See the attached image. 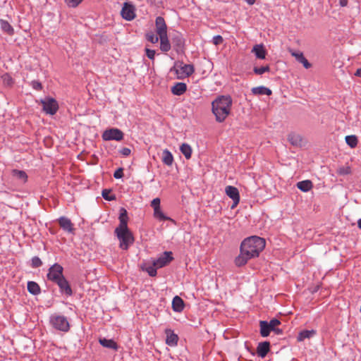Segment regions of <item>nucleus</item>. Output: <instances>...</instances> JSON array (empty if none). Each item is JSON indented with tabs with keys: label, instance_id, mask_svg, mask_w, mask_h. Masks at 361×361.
<instances>
[{
	"label": "nucleus",
	"instance_id": "1",
	"mask_svg": "<svg viewBox=\"0 0 361 361\" xmlns=\"http://www.w3.org/2000/svg\"><path fill=\"white\" fill-rule=\"evenodd\" d=\"M266 245L265 240L259 236H251L243 240L240 247V255L235 259V264L240 267L245 265L248 260L258 257Z\"/></svg>",
	"mask_w": 361,
	"mask_h": 361
},
{
	"label": "nucleus",
	"instance_id": "2",
	"mask_svg": "<svg viewBox=\"0 0 361 361\" xmlns=\"http://www.w3.org/2000/svg\"><path fill=\"white\" fill-rule=\"evenodd\" d=\"M120 224L115 229V233L120 241V247L122 250H128L129 246L134 243V237L132 232L128 229V216L125 209H121L119 216Z\"/></svg>",
	"mask_w": 361,
	"mask_h": 361
},
{
	"label": "nucleus",
	"instance_id": "3",
	"mask_svg": "<svg viewBox=\"0 0 361 361\" xmlns=\"http://www.w3.org/2000/svg\"><path fill=\"white\" fill-rule=\"evenodd\" d=\"M232 104L233 100L229 95L219 96L212 102V111L217 122L222 123L231 114Z\"/></svg>",
	"mask_w": 361,
	"mask_h": 361
},
{
	"label": "nucleus",
	"instance_id": "4",
	"mask_svg": "<svg viewBox=\"0 0 361 361\" xmlns=\"http://www.w3.org/2000/svg\"><path fill=\"white\" fill-rule=\"evenodd\" d=\"M173 71L176 72L178 79H183L192 75L195 68L192 64H185L183 62H179L176 63L173 68L171 69V71Z\"/></svg>",
	"mask_w": 361,
	"mask_h": 361
},
{
	"label": "nucleus",
	"instance_id": "5",
	"mask_svg": "<svg viewBox=\"0 0 361 361\" xmlns=\"http://www.w3.org/2000/svg\"><path fill=\"white\" fill-rule=\"evenodd\" d=\"M49 322L51 326L59 331L67 332L70 329V324L65 316L53 314L50 317Z\"/></svg>",
	"mask_w": 361,
	"mask_h": 361
},
{
	"label": "nucleus",
	"instance_id": "6",
	"mask_svg": "<svg viewBox=\"0 0 361 361\" xmlns=\"http://www.w3.org/2000/svg\"><path fill=\"white\" fill-rule=\"evenodd\" d=\"M63 268L59 264H54L49 269L47 274V279L54 283L63 278Z\"/></svg>",
	"mask_w": 361,
	"mask_h": 361
},
{
	"label": "nucleus",
	"instance_id": "7",
	"mask_svg": "<svg viewBox=\"0 0 361 361\" xmlns=\"http://www.w3.org/2000/svg\"><path fill=\"white\" fill-rule=\"evenodd\" d=\"M102 137V139L105 141H121L123 139L124 134L121 130L118 128H110L104 130Z\"/></svg>",
	"mask_w": 361,
	"mask_h": 361
},
{
	"label": "nucleus",
	"instance_id": "8",
	"mask_svg": "<svg viewBox=\"0 0 361 361\" xmlns=\"http://www.w3.org/2000/svg\"><path fill=\"white\" fill-rule=\"evenodd\" d=\"M41 104L43 107V111L47 114L54 115L59 110L58 102L53 98H47L45 100H42Z\"/></svg>",
	"mask_w": 361,
	"mask_h": 361
},
{
	"label": "nucleus",
	"instance_id": "9",
	"mask_svg": "<svg viewBox=\"0 0 361 361\" xmlns=\"http://www.w3.org/2000/svg\"><path fill=\"white\" fill-rule=\"evenodd\" d=\"M171 43L173 49L178 54H182L184 52L185 48V40L180 33H176L171 38Z\"/></svg>",
	"mask_w": 361,
	"mask_h": 361
},
{
	"label": "nucleus",
	"instance_id": "10",
	"mask_svg": "<svg viewBox=\"0 0 361 361\" xmlns=\"http://www.w3.org/2000/svg\"><path fill=\"white\" fill-rule=\"evenodd\" d=\"M226 194L233 200L231 209H234L240 202V194L237 188L231 185L226 187Z\"/></svg>",
	"mask_w": 361,
	"mask_h": 361
},
{
	"label": "nucleus",
	"instance_id": "11",
	"mask_svg": "<svg viewBox=\"0 0 361 361\" xmlns=\"http://www.w3.org/2000/svg\"><path fill=\"white\" fill-rule=\"evenodd\" d=\"M173 259V257H172L171 252H164L160 257L153 262V265L157 268H161L167 265Z\"/></svg>",
	"mask_w": 361,
	"mask_h": 361
},
{
	"label": "nucleus",
	"instance_id": "12",
	"mask_svg": "<svg viewBox=\"0 0 361 361\" xmlns=\"http://www.w3.org/2000/svg\"><path fill=\"white\" fill-rule=\"evenodd\" d=\"M135 7L132 4L125 3L121 10V16L126 20H132L135 17Z\"/></svg>",
	"mask_w": 361,
	"mask_h": 361
},
{
	"label": "nucleus",
	"instance_id": "13",
	"mask_svg": "<svg viewBox=\"0 0 361 361\" xmlns=\"http://www.w3.org/2000/svg\"><path fill=\"white\" fill-rule=\"evenodd\" d=\"M60 227L66 232L71 234L75 233L74 224L71 219L67 217L61 216L58 219Z\"/></svg>",
	"mask_w": 361,
	"mask_h": 361
},
{
	"label": "nucleus",
	"instance_id": "14",
	"mask_svg": "<svg viewBox=\"0 0 361 361\" xmlns=\"http://www.w3.org/2000/svg\"><path fill=\"white\" fill-rule=\"evenodd\" d=\"M156 32L157 35H163L167 34V25L165 20L161 16H158L155 20Z\"/></svg>",
	"mask_w": 361,
	"mask_h": 361
},
{
	"label": "nucleus",
	"instance_id": "15",
	"mask_svg": "<svg viewBox=\"0 0 361 361\" xmlns=\"http://www.w3.org/2000/svg\"><path fill=\"white\" fill-rule=\"evenodd\" d=\"M55 283H56L59 286V287L62 293H64L67 295H72L73 291H72L71 287L68 281L66 279L65 277H63V278L61 279L60 280H59L58 281L55 282Z\"/></svg>",
	"mask_w": 361,
	"mask_h": 361
},
{
	"label": "nucleus",
	"instance_id": "16",
	"mask_svg": "<svg viewBox=\"0 0 361 361\" xmlns=\"http://www.w3.org/2000/svg\"><path fill=\"white\" fill-rule=\"evenodd\" d=\"M165 334L166 335V344L170 346L176 345L178 341V335L174 334L173 331L170 329H166L165 330Z\"/></svg>",
	"mask_w": 361,
	"mask_h": 361
},
{
	"label": "nucleus",
	"instance_id": "17",
	"mask_svg": "<svg viewBox=\"0 0 361 361\" xmlns=\"http://www.w3.org/2000/svg\"><path fill=\"white\" fill-rule=\"evenodd\" d=\"M290 54L294 56L299 63H302L305 68L308 69L311 68L312 64L304 56L302 52H296L293 50H290Z\"/></svg>",
	"mask_w": 361,
	"mask_h": 361
},
{
	"label": "nucleus",
	"instance_id": "18",
	"mask_svg": "<svg viewBox=\"0 0 361 361\" xmlns=\"http://www.w3.org/2000/svg\"><path fill=\"white\" fill-rule=\"evenodd\" d=\"M270 350V343L268 341L261 342L257 348V353L261 357H264Z\"/></svg>",
	"mask_w": 361,
	"mask_h": 361
},
{
	"label": "nucleus",
	"instance_id": "19",
	"mask_svg": "<svg viewBox=\"0 0 361 361\" xmlns=\"http://www.w3.org/2000/svg\"><path fill=\"white\" fill-rule=\"evenodd\" d=\"M99 343L104 348L118 350V345L113 339H106L105 338H99Z\"/></svg>",
	"mask_w": 361,
	"mask_h": 361
},
{
	"label": "nucleus",
	"instance_id": "20",
	"mask_svg": "<svg viewBox=\"0 0 361 361\" xmlns=\"http://www.w3.org/2000/svg\"><path fill=\"white\" fill-rule=\"evenodd\" d=\"M187 90V85L184 82H177L171 87V92L174 95H182Z\"/></svg>",
	"mask_w": 361,
	"mask_h": 361
},
{
	"label": "nucleus",
	"instance_id": "21",
	"mask_svg": "<svg viewBox=\"0 0 361 361\" xmlns=\"http://www.w3.org/2000/svg\"><path fill=\"white\" fill-rule=\"evenodd\" d=\"M159 37L160 39V49L163 52H168L171 49V45L169 40L167 34L160 35Z\"/></svg>",
	"mask_w": 361,
	"mask_h": 361
},
{
	"label": "nucleus",
	"instance_id": "22",
	"mask_svg": "<svg viewBox=\"0 0 361 361\" xmlns=\"http://www.w3.org/2000/svg\"><path fill=\"white\" fill-rule=\"evenodd\" d=\"M184 306V302L180 297L176 295L173 298L172 301V308L173 311L180 312L183 310Z\"/></svg>",
	"mask_w": 361,
	"mask_h": 361
},
{
	"label": "nucleus",
	"instance_id": "23",
	"mask_svg": "<svg viewBox=\"0 0 361 361\" xmlns=\"http://www.w3.org/2000/svg\"><path fill=\"white\" fill-rule=\"evenodd\" d=\"M252 51L258 59H264L266 57L267 51L262 44L255 45L252 49Z\"/></svg>",
	"mask_w": 361,
	"mask_h": 361
},
{
	"label": "nucleus",
	"instance_id": "24",
	"mask_svg": "<svg viewBox=\"0 0 361 361\" xmlns=\"http://www.w3.org/2000/svg\"><path fill=\"white\" fill-rule=\"evenodd\" d=\"M0 25L1 30L8 34V35H13L14 34V29L11 26V25L5 20L1 19L0 20Z\"/></svg>",
	"mask_w": 361,
	"mask_h": 361
},
{
	"label": "nucleus",
	"instance_id": "25",
	"mask_svg": "<svg viewBox=\"0 0 361 361\" xmlns=\"http://www.w3.org/2000/svg\"><path fill=\"white\" fill-rule=\"evenodd\" d=\"M297 187L303 192H307L312 188L313 184L311 180H306L298 182L297 183Z\"/></svg>",
	"mask_w": 361,
	"mask_h": 361
},
{
	"label": "nucleus",
	"instance_id": "26",
	"mask_svg": "<svg viewBox=\"0 0 361 361\" xmlns=\"http://www.w3.org/2000/svg\"><path fill=\"white\" fill-rule=\"evenodd\" d=\"M162 161L167 166H171L173 162V157L168 149L163 151Z\"/></svg>",
	"mask_w": 361,
	"mask_h": 361
},
{
	"label": "nucleus",
	"instance_id": "27",
	"mask_svg": "<svg viewBox=\"0 0 361 361\" xmlns=\"http://www.w3.org/2000/svg\"><path fill=\"white\" fill-rule=\"evenodd\" d=\"M260 334L262 337H267L269 335L271 331V329L268 325V322L266 321L259 322Z\"/></svg>",
	"mask_w": 361,
	"mask_h": 361
},
{
	"label": "nucleus",
	"instance_id": "28",
	"mask_svg": "<svg viewBox=\"0 0 361 361\" xmlns=\"http://www.w3.org/2000/svg\"><path fill=\"white\" fill-rule=\"evenodd\" d=\"M180 150L186 159H190L191 158L192 150L188 144L183 143L180 147Z\"/></svg>",
	"mask_w": 361,
	"mask_h": 361
},
{
	"label": "nucleus",
	"instance_id": "29",
	"mask_svg": "<svg viewBox=\"0 0 361 361\" xmlns=\"http://www.w3.org/2000/svg\"><path fill=\"white\" fill-rule=\"evenodd\" d=\"M27 290L32 295H38L41 292L39 286L35 281H28Z\"/></svg>",
	"mask_w": 361,
	"mask_h": 361
},
{
	"label": "nucleus",
	"instance_id": "30",
	"mask_svg": "<svg viewBox=\"0 0 361 361\" xmlns=\"http://www.w3.org/2000/svg\"><path fill=\"white\" fill-rule=\"evenodd\" d=\"M288 140L290 142V144L294 146L300 145L302 143V137H300V135L295 133L289 134Z\"/></svg>",
	"mask_w": 361,
	"mask_h": 361
},
{
	"label": "nucleus",
	"instance_id": "31",
	"mask_svg": "<svg viewBox=\"0 0 361 361\" xmlns=\"http://www.w3.org/2000/svg\"><path fill=\"white\" fill-rule=\"evenodd\" d=\"M252 92L254 94H266L271 95L272 92L270 89L265 87H257L252 89Z\"/></svg>",
	"mask_w": 361,
	"mask_h": 361
},
{
	"label": "nucleus",
	"instance_id": "32",
	"mask_svg": "<svg viewBox=\"0 0 361 361\" xmlns=\"http://www.w3.org/2000/svg\"><path fill=\"white\" fill-rule=\"evenodd\" d=\"M11 173L14 177L21 180L23 183H26L27 180V175L24 171L13 169Z\"/></svg>",
	"mask_w": 361,
	"mask_h": 361
},
{
	"label": "nucleus",
	"instance_id": "33",
	"mask_svg": "<svg viewBox=\"0 0 361 361\" xmlns=\"http://www.w3.org/2000/svg\"><path fill=\"white\" fill-rule=\"evenodd\" d=\"M279 324H281V322L277 319H272L269 322H268V325L271 330L276 332V334H281L282 333L281 329L276 328Z\"/></svg>",
	"mask_w": 361,
	"mask_h": 361
},
{
	"label": "nucleus",
	"instance_id": "34",
	"mask_svg": "<svg viewBox=\"0 0 361 361\" xmlns=\"http://www.w3.org/2000/svg\"><path fill=\"white\" fill-rule=\"evenodd\" d=\"M346 143L351 147L354 148L357 145L358 140L355 135H348L345 137Z\"/></svg>",
	"mask_w": 361,
	"mask_h": 361
},
{
	"label": "nucleus",
	"instance_id": "35",
	"mask_svg": "<svg viewBox=\"0 0 361 361\" xmlns=\"http://www.w3.org/2000/svg\"><path fill=\"white\" fill-rule=\"evenodd\" d=\"M313 334H314V331L304 330V331L300 332L298 337V340L299 341H302L305 338H310Z\"/></svg>",
	"mask_w": 361,
	"mask_h": 361
},
{
	"label": "nucleus",
	"instance_id": "36",
	"mask_svg": "<svg viewBox=\"0 0 361 361\" xmlns=\"http://www.w3.org/2000/svg\"><path fill=\"white\" fill-rule=\"evenodd\" d=\"M154 216L160 221L171 220L169 217L166 216L161 212V208L154 210Z\"/></svg>",
	"mask_w": 361,
	"mask_h": 361
},
{
	"label": "nucleus",
	"instance_id": "37",
	"mask_svg": "<svg viewBox=\"0 0 361 361\" xmlns=\"http://www.w3.org/2000/svg\"><path fill=\"white\" fill-rule=\"evenodd\" d=\"M146 39L151 43L156 44L158 42L159 37L157 34L155 35L153 32H149L146 34Z\"/></svg>",
	"mask_w": 361,
	"mask_h": 361
},
{
	"label": "nucleus",
	"instance_id": "38",
	"mask_svg": "<svg viewBox=\"0 0 361 361\" xmlns=\"http://www.w3.org/2000/svg\"><path fill=\"white\" fill-rule=\"evenodd\" d=\"M337 173L341 176L350 174L351 173V168L348 165L341 166L337 169Z\"/></svg>",
	"mask_w": 361,
	"mask_h": 361
},
{
	"label": "nucleus",
	"instance_id": "39",
	"mask_svg": "<svg viewBox=\"0 0 361 361\" xmlns=\"http://www.w3.org/2000/svg\"><path fill=\"white\" fill-rule=\"evenodd\" d=\"M253 71L257 75H262L263 73L266 72L270 71V67L269 65H267L265 66H261V67H254Z\"/></svg>",
	"mask_w": 361,
	"mask_h": 361
},
{
	"label": "nucleus",
	"instance_id": "40",
	"mask_svg": "<svg viewBox=\"0 0 361 361\" xmlns=\"http://www.w3.org/2000/svg\"><path fill=\"white\" fill-rule=\"evenodd\" d=\"M4 82L8 86H12L14 83V80L8 73H5L2 75Z\"/></svg>",
	"mask_w": 361,
	"mask_h": 361
},
{
	"label": "nucleus",
	"instance_id": "41",
	"mask_svg": "<svg viewBox=\"0 0 361 361\" xmlns=\"http://www.w3.org/2000/svg\"><path fill=\"white\" fill-rule=\"evenodd\" d=\"M65 3L70 8H76L84 0H64Z\"/></svg>",
	"mask_w": 361,
	"mask_h": 361
},
{
	"label": "nucleus",
	"instance_id": "42",
	"mask_svg": "<svg viewBox=\"0 0 361 361\" xmlns=\"http://www.w3.org/2000/svg\"><path fill=\"white\" fill-rule=\"evenodd\" d=\"M157 268L156 267H154V265H152L147 267L145 269V270L150 276H155L157 274Z\"/></svg>",
	"mask_w": 361,
	"mask_h": 361
},
{
	"label": "nucleus",
	"instance_id": "43",
	"mask_svg": "<svg viewBox=\"0 0 361 361\" xmlns=\"http://www.w3.org/2000/svg\"><path fill=\"white\" fill-rule=\"evenodd\" d=\"M42 264L41 259L38 257H34L32 259V267L37 268Z\"/></svg>",
	"mask_w": 361,
	"mask_h": 361
},
{
	"label": "nucleus",
	"instance_id": "44",
	"mask_svg": "<svg viewBox=\"0 0 361 361\" xmlns=\"http://www.w3.org/2000/svg\"><path fill=\"white\" fill-rule=\"evenodd\" d=\"M31 85L33 89L38 90V91L42 90L43 88L42 83L37 80L32 81Z\"/></svg>",
	"mask_w": 361,
	"mask_h": 361
},
{
	"label": "nucleus",
	"instance_id": "45",
	"mask_svg": "<svg viewBox=\"0 0 361 361\" xmlns=\"http://www.w3.org/2000/svg\"><path fill=\"white\" fill-rule=\"evenodd\" d=\"M110 191L105 189L102 191V197L106 200H115V196L114 195H112V196H109V194Z\"/></svg>",
	"mask_w": 361,
	"mask_h": 361
},
{
	"label": "nucleus",
	"instance_id": "46",
	"mask_svg": "<svg viewBox=\"0 0 361 361\" xmlns=\"http://www.w3.org/2000/svg\"><path fill=\"white\" fill-rule=\"evenodd\" d=\"M151 206L153 207L154 210H157L160 208V199L157 197L154 199L151 202Z\"/></svg>",
	"mask_w": 361,
	"mask_h": 361
},
{
	"label": "nucleus",
	"instance_id": "47",
	"mask_svg": "<svg viewBox=\"0 0 361 361\" xmlns=\"http://www.w3.org/2000/svg\"><path fill=\"white\" fill-rule=\"evenodd\" d=\"M224 39L221 35H216L213 37L212 42L215 45H219L222 44Z\"/></svg>",
	"mask_w": 361,
	"mask_h": 361
},
{
	"label": "nucleus",
	"instance_id": "48",
	"mask_svg": "<svg viewBox=\"0 0 361 361\" xmlns=\"http://www.w3.org/2000/svg\"><path fill=\"white\" fill-rule=\"evenodd\" d=\"M145 52H146L147 56L149 59H152V60L154 59V56H155V51L154 50L146 48L145 49Z\"/></svg>",
	"mask_w": 361,
	"mask_h": 361
},
{
	"label": "nucleus",
	"instance_id": "49",
	"mask_svg": "<svg viewBox=\"0 0 361 361\" xmlns=\"http://www.w3.org/2000/svg\"><path fill=\"white\" fill-rule=\"evenodd\" d=\"M123 169L118 168L114 173V177L116 179L121 178L123 176Z\"/></svg>",
	"mask_w": 361,
	"mask_h": 361
},
{
	"label": "nucleus",
	"instance_id": "50",
	"mask_svg": "<svg viewBox=\"0 0 361 361\" xmlns=\"http://www.w3.org/2000/svg\"><path fill=\"white\" fill-rule=\"evenodd\" d=\"M120 153L123 156L128 157L130 154L131 150L128 147H123L121 149Z\"/></svg>",
	"mask_w": 361,
	"mask_h": 361
},
{
	"label": "nucleus",
	"instance_id": "51",
	"mask_svg": "<svg viewBox=\"0 0 361 361\" xmlns=\"http://www.w3.org/2000/svg\"><path fill=\"white\" fill-rule=\"evenodd\" d=\"M348 0H339V4L341 6L344 7L348 5Z\"/></svg>",
	"mask_w": 361,
	"mask_h": 361
},
{
	"label": "nucleus",
	"instance_id": "52",
	"mask_svg": "<svg viewBox=\"0 0 361 361\" xmlns=\"http://www.w3.org/2000/svg\"><path fill=\"white\" fill-rule=\"evenodd\" d=\"M355 75L361 78V68L357 69V71L355 73Z\"/></svg>",
	"mask_w": 361,
	"mask_h": 361
},
{
	"label": "nucleus",
	"instance_id": "53",
	"mask_svg": "<svg viewBox=\"0 0 361 361\" xmlns=\"http://www.w3.org/2000/svg\"><path fill=\"white\" fill-rule=\"evenodd\" d=\"M249 5H253L255 3V0H245Z\"/></svg>",
	"mask_w": 361,
	"mask_h": 361
},
{
	"label": "nucleus",
	"instance_id": "54",
	"mask_svg": "<svg viewBox=\"0 0 361 361\" xmlns=\"http://www.w3.org/2000/svg\"><path fill=\"white\" fill-rule=\"evenodd\" d=\"M357 226H358V228L360 229H361V219H360L358 221H357Z\"/></svg>",
	"mask_w": 361,
	"mask_h": 361
}]
</instances>
